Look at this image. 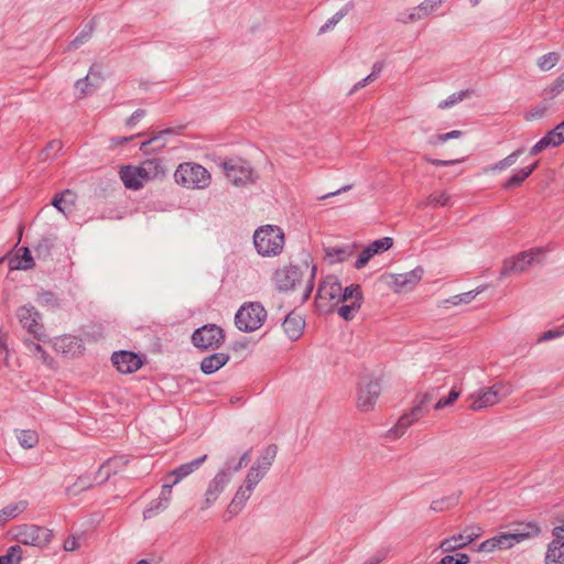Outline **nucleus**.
I'll return each mask as SVG.
<instances>
[{
  "instance_id": "obj_1",
  "label": "nucleus",
  "mask_w": 564,
  "mask_h": 564,
  "mask_svg": "<svg viewBox=\"0 0 564 564\" xmlns=\"http://www.w3.org/2000/svg\"><path fill=\"white\" fill-rule=\"evenodd\" d=\"M315 301L323 313H330L343 304L338 307V314L345 321H350L361 307L362 292L358 284L344 288L337 276L328 275L319 284Z\"/></svg>"
},
{
  "instance_id": "obj_2",
  "label": "nucleus",
  "mask_w": 564,
  "mask_h": 564,
  "mask_svg": "<svg viewBox=\"0 0 564 564\" xmlns=\"http://www.w3.org/2000/svg\"><path fill=\"white\" fill-rule=\"evenodd\" d=\"M278 453V447L273 444L264 447L260 455L254 459L248 469L242 484L238 487L235 496L227 507V512L234 517L242 511L247 501L251 498L256 487L269 473Z\"/></svg>"
},
{
  "instance_id": "obj_3",
  "label": "nucleus",
  "mask_w": 564,
  "mask_h": 564,
  "mask_svg": "<svg viewBox=\"0 0 564 564\" xmlns=\"http://www.w3.org/2000/svg\"><path fill=\"white\" fill-rule=\"evenodd\" d=\"M315 267L308 256L275 270L272 276L274 286L281 292L300 291L307 300L314 288Z\"/></svg>"
},
{
  "instance_id": "obj_4",
  "label": "nucleus",
  "mask_w": 564,
  "mask_h": 564,
  "mask_svg": "<svg viewBox=\"0 0 564 564\" xmlns=\"http://www.w3.org/2000/svg\"><path fill=\"white\" fill-rule=\"evenodd\" d=\"M540 528L534 523H518L508 532H500L497 535L484 541L478 545V551L492 553L495 551H507L522 543L524 540L536 536Z\"/></svg>"
},
{
  "instance_id": "obj_5",
  "label": "nucleus",
  "mask_w": 564,
  "mask_h": 564,
  "mask_svg": "<svg viewBox=\"0 0 564 564\" xmlns=\"http://www.w3.org/2000/svg\"><path fill=\"white\" fill-rule=\"evenodd\" d=\"M164 174V167L159 159H149L139 165H127L120 170V178L130 189H139L145 183L163 177Z\"/></svg>"
},
{
  "instance_id": "obj_6",
  "label": "nucleus",
  "mask_w": 564,
  "mask_h": 564,
  "mask_svg": "<svg viewBox=\"0 0 564 564\" xmlns=\"http://www.w3.org/2000/svg\"><path fill=\"white\" fill-rule=\"evenodd\" d=\"M126 464L123 457H112L102 464L95 473L82 475L77 480L67 487L66 491L69 496H78L79 494L91 489L97 485H101L109 479L112 474Z\"/></svg>"
},
{
  "instance_id": "obj_7",
  "label": "nucleus",
  "mask_w": 564,
  "mask_h": 564,
  "mask_svg": "<svg viewBox=\"0 0 564 564\" xmlns=\"http://www.w3.org/2000/svg\"><path fill=\"white\" fill-rule=\"evenodd\" d=\"M284 243V232L275 225L261 226L253 234L254 248L264 258H273L281 254Z\"/></svg>"
},
{
  "instance_id": "obj_8",
  "label": "nucleus",
  "mask_w": 564,
  "mask_h": 564,
  "mask_svg": "<svg viewBox=\"0 0 564 564\" xmlns=\"http://www.w3.org/2000/svg\"><path fill=\"white\" fill-rule=\"evenodd\" d=\"M513 392L508 382H496L490 387L480 388L468 397L469 409L473 411H482L500 403Z\"/></svg>"
},
{
  "instance_id": "obj_9",
  "label": "nucleus",
  "mask_w": 564,
  "mask_h": 564,
  "mask_svg": "<svg viewBox=\"0 0 564 564\" xmlns=\"http://www.w3.org/2000/svg\"><path fill=\"white\" fill-rule=\"evenodd\" d=\"M174 178L178 185L192 189H204L212 183L207 169L195 162L181 163L175 170Z\"/></svg>"
},
{
  "instance_id": "obj_10",
  "label": "nucleus",
  "mask_w": 564,
  "mask_h": 564,
  "mask_svg": "<svg viewBox=\"0 0 564 564\" xmlns=\"http://www.w3.org/2000/svg\"><path fill=\"white\" fill-rule=\"evenodd\" d=\"M267 318L264 307L256 302L243 304L235 316L236 326L242 332H254L259 329Z\"/></svg>"
},
{
  "instance_id": "obj_11",
  "label": "nucleus",
  "mask_w": 564,
  "mask_h": 564,
  "mask_svg": "<svg viewBox=\"0 0 564 564\" xmlns=\"http://www.w3.org/2000/svg\"><path fill=\"white\" fill-rule=\"evenodd\" d=\"M223 171L227 180L236 186L253 183L257 178L251 164L240 158L224 161Z\"/></svg>"
},
{
  "instance_id": "obj_12",
  "label": "nucleus",
  "mask_w": 564,
  "mask_h": 564,
  "mask_svg": "<svg viewBox=\"0 0 564 564\" xmlns=\"http://www.w3.org/2000/svg\"><path fill=\"white\" fill-rule=\"evenodd\" d=\"M424 270L421 267L404 273H388L381 276V281L394 293L412 291L422 280Z\"/></svg>"
},
{
  "instance_id": "obj_13",
  "label": "nucleus",
  "mask_w": 564,
  "mask_h": 564,
  "mask_svg": "<svg viewBox=\"0 0 564 564\" xmlns=\"http://www.w3.org/2000/svg\"><path fill=\"white\" fill-rule=\"evenodd\" d=\"M14 538L24 545L43 547L52 541V531L34 524H22L14 529Z\"/></svg>"
},
{
  "instance_id": "obj_14",
  "label": "nucleus",
  "mask_w": 564,
  "mask_h": 564,
  "mask_svg": "<svg viewBox=\"0 0 564 564\" xmlns=\"http://www.w3.org/2000/svg\"><path fill=\"white\" fill-rule=\"evenodd\" d=\"M381 394V384L377 380H364L358 384L356 408L359 412H372Z\"/></svg>"
},
{
  "instance_id": "obj_15",
  "label": "nucleus",
  "mask_w": 564,
  "mask_h": 564,
  "mask_svg": "<svg viewBox=\"0 0 564 564\" xmlns=\"http://www.w3.org/2000/svg\"><path fill=\"white\" fill-rule=\"evenodd\" d=\"M224 339V330L214 324L205 325L196 329L192 336L194 346L203 349L218 348Z\"/></svg>"
},
{
  "instance_id": "obj_16",
  "label": "nucleus",
  "mask_w": 564,
  "mask_h": 564,
  "mask_svg": "<svg viewBox=\"0 0 564 564\" xmlns=\"http://www.w3.org/2000/svg\"><path fill=\"white\" fill-rule=\"evenodd\" d=\"M545 564H564V520L552 530V540L547 544Z\"/></svg>"
},
{
  "instance_id": "obj_17",
  "label": "nucleus",
  "mask_w": 564,
  "mask_h": 564,
  "mask_svg": "<svg viewBox=\"0 0 564 564\" xmlns=\"http://www.w3.org/2000/svg\"><path fill=\"white\" fill-rule=\"evenodd\" d=\"M481 535V529L478 527H467L460 533L444 539L440 543V549L445 553H451L469 545Z\"/></svg>"
},
{
  "instance_id": "obj_18",
  "label": "nucleus",
  "mask_w": 564,
  "mask_h": 564,
  "mask_svg": "<svg viewBox=\"0 0 564 564\" xmlns=\"http://www.w3.org/2000/svg\"><path fill=\"white\" fill-rule=\"evenodd\" d=\"M18 318L23 328L34 338L41 340L43 338V325L39 322L40 314L31 305H24L18 310Z\"/></svg>"
},
{
  "instance_id": "obj_19",
  "label": "nucleus",
  "mask_w": 564,
  "mask_h": 564,
  "mask_svg": "<svg viewBox=\"0 0 564 564\" xmlns=\"http://www.w3.org/2000/svg\"><path fill=\"white\" fill-rule=\"evenodd\" d=\"M539 253L540 251L534 249L519 253L513 259L505 262L501 274L510 275L524 272L532 265Z\"/></svg>"
},
{
  "instance_id": "obj_20",
  "label": "nucleus",
  "mask_w": 564,
  "mask_h": 564,
  "mask_svg": "<svg viewBox=\"0 0 564 564\" xmlns=\"http://www.w3.org/2000/svg\"><path fill=\"white\" fill-rule=\"evenodd\" d=\"M442 2L443 0H424L417 7H414L406 12H401L398 19L400 22L405 24L417 22L436 11L441 7Z\"/></svg>"
},
{
  "instance_id": "obj_21",
  "label": "nucleus",
  "mask_w": 564,
  "mask_h": 564,
  "mask_svg": "<svg viewBox=\"0 0 564 564\" xmlns=\"http://www.w3.org/2000/svg\"><path fill=\"white\" fill-rule=\"evenodd\" d=\"M111 361L117 370L124 375L135 372L143 365L141 356L126 350L113 352Z\"/></svg>"
},
{
  "instance_id": "obj_22",
  "label": "nucleus",
  "mask_w": 564,
  "mask_h": 564,
  "mask_svg": "<svg viewBox=\"0 0 564 564\" xmlns=\"http://www.w3.org/2000/svg\"><path fill=\"white\" fill-rule=\"evenodd\" d=\"M229 481L230 477L225 470H220L215 475L205 492V499L200 507L202 510L208 509L218 499Z\"/></svg>"
},
{
  "instance_id": "obj_23",
  "label": "nucleus",
  "mask_w": 564,
  "mask_h": 564,
  "mask_svg": "<svg viewBox=\"0 0 564 564\" xmlns=\"http://www.w3.org/2000/svg\"><path fill=\"white\" fill-rule=\"evenodd\" d=\"M564 143V121L557 124L546 135H544L539 142H536L531 149L530 154L536 155L550 147H557Z\"/></svg>"
},
{
  "instance_id": "obj_24",
  "label": "nucleus",
  "mask_w": 564,
  "mask_h": 564,
  "mask_svg": "<svg viewBox=\"0 0 564 564\" xmlns=\"http://www.w3.org/2000/svg\"><path fill=\"white\" fill-rule=\"evenodd\" d=\"M305 321L303 316L295 311L289 313L282 324L284 333L292 340H296L302 336Z\"/></svg>"
},
{
  "instance_id": "obj_25",
  "label": "nucleus",
  "mask_w": 564,
  "mask_h": 564,
  "mask_svg": "<svg viewBox=\"0 0 564 564\" xmlns=\"http://www.w3.org/2000/svg\"><path fill=\"white\" fill-rule=\"evenodd\" d=\"M356 246L351 243L341 246H329L324 249L325 258L329 263L347 261L355 253Z\"/></svg>"
},
{
  "instance_id": "obj_26",
  "label": "nucleus",
  "mask_w": 564,
  "mask_h": 564,
  "mask_svg": "<svg viewBox=\"0 0 564 564\" xmlns=\"http://www.w3.org/2000/svg\"><path fill=\"white\" fill-rule=\"evenodd\" d=\"M34 265V259L26 247L19 248L14 257L9 260L10 270H30Z\"/></svg>"
},
{
  "instance_id": "obj_27",
  "label": "nucleus",
  "mask_w": 564,
  "mask_h": 564,
  "mask_svg": "<svg viewBox=\"0 0 564 564\" xmlns=\"http://www.w3.org/2000/svg\"><path fill=\"white\" fill-rule=\"evenodd\" d=\"M174 133H175L174 129L162 130V131L155 133L148 141L142 142L140 150L143 153H151V152L161 150L165 147L167 137H170Z\"/></svg>"
},
{
  "instance_id": "obj_28",
  "label": "nucleus",
  "mask_w": 564,
  "mask_h": 564,
  "mask_svg": "<svg viewBox=\"0 0 564 564\" xmlns=\"http://www.w3.org/2000/svg\"><path fill=\"white\" fill-rule=\"evenodd\" d=\"M29 507L28 500H19L15 502H11L0 509V527L4 525L7 522L18 518L21 513H23Z\"/></svg>"
},
{
  "instance_id": "obj_29",
  "label": "nucleus",
  "mask_w": 564,
  "mask_h": 564,
  "mask_svg": "<svg viewBox=\"0 0 564 564\" xmlns=\"http://www.w3.org/2000/svg\"><path fill=\"white\" fill-rule=\"evenodd\" d=\"M206 458L207 455H203L202 457L196 458L189 463L183 464L176 469L172 470L169 476L174 477L173 484H178L183 478L187 477L193 471L198 469L202 466V464L206 460Z\"/></svg>"
},
{
  "instance_id": "obj_30",
  "label": "nucleus",
  "mask_w": 564,
  "mask_h": 564,
  "mask_svg": "<svg viewBox=\"0 0 564 564\" xmlns=\"http://www.w3.org/2000/svg\"><path fill=\"white\" fill-rule=\"evenodd\" d=\"M228 360L229 357L226 354H214L203 359L200 369L204 373L212 375L225 366Z\"/></svg>"
},
{
  "instance_id": "obj_31",
  "label": "nucleus",
  "mask_w": 564,
  "mask_h": 564,
  "mask_svg": "<svg viewBox=\"0 0 564 564\" xmlns=\"http://www.w3.org/2000/svg\"><path fill=\"white\" fill-rule=\"evenodd\" d=\"M76 194L67 189L53 198L52 205L63 214L70 212V208L75 205Z\"/></svg>"
},
{
  "instance_id": "obj_32",
  "label": "nucleus",
  "mask_w": 564,
  "mask_h": 564,
  "mask_svg": "<svg viewBox=\"0 0 564 564\" xmlns=\"http://www.w3.org/2000/svg\"><path fill=\"white\" fill-rule=\"evenodd\" d=\"M431 400L432 395L430 393H424L417 397L416 403L409 412H406V414H409L412 420L417 422L427 412V404L431 402Z\"/></svg>"
},
{
  "instance_id": "obj_33",
  "label": "nucleus",
  "mask_w": 564,
  "mask_h": 564,
  "mask_svg": "<svg viewBox=\"0 0 564 564\" xmlns=\"http://www.w3.org/2000/svg\"><path fill=\"white\" fill-rule=\"evenodd\" d=\"M14 434L20 446L24 449H31L39 443V435L33 430H15Z\"/></svg>"
},
{
  "instance_id": "obj_34",
  "label": "nucleus",
  "mask_w": 564,
  "mask_h": 564,
  "mask_svg": "<svg viewBox=\"0 0 564 564\" xmlns=\"http://www.w3.org/2000/svg\"><path fill=\"white\" fill-rule=\"evenodd\" d=\"M449 202V195L446 192H435L427 196L426 200L424 203H420V207H426L432 206L434 208L436 207H443L446 206Z\"/></svg>"
},
{
  "instance_id": "obj_35",
  "label": "nucleus",
  "mask_w": 564,
  "mask_h": 564,
  "mask_svg": "<svg viewBox=\"0 0 564 564\" xmlns=\"http://www.w3.org/2000/svg\"><path fill=\"white\" fill-rule=\"evenodd\" d=\"M22 550L19 545H12L4 555L0 556V564H20Z\"/></svg>"
},
{
  "instance_id": "obj_36",
  "label": "nucleus",
  "mask_w": 564,
  "mask_h": 564,
  "mask_svg": "<svg viewBox=\"0 0 564 564\" xmlns=\"http://www.w3.org/2000/svg\"><path fill=\"white\" fill-rule=\"evenodd\" d=\"M98 83V77L91 78V73H89L84 79H79L75 84L76 94L79 97H83L90 93L89 86H96Z\"/></svg>"
},
{
  "instance_id": "obj_37",
  "label": "nucleus",
  "mask_w": 564,
  "mask_h": 564,
  "mask_svg": "<svg viewBox=\"0 0 564 564\" xmlns=\"http://www.w3.org/2000/svg\"><path fill=\"white\" fill-rule=\"evenodd\" d=\"M532 174V169H521L512 174V176L506 182V188H513L520 186L525 178Z\"/></svg>"
},
{
  "instance_id": "obj_38",
  "label": "nucleus",
  "mask_w": 564,
  "mask_h": 564,
  "mask_svg": "<svg viewBox=\"0 0 564 564\" xmlns=\"http://www.w3.org/2000/svg\"><path fill=\"white\" fill-rule=\"evenodd\" d=\"M560 58L558 53L550 52L538 59V66L541 70H550L560 62Z\"/></svg>"
},
{
  "instance_id": "obj_39",
  "label": "nucleus",
  "mask_w": 564,
  "mask_h": 564,
  "mask_svg": "<svg viewBox=\"0 0 564 564\" xmlns=\"http://www.w3.org/2000/svg\"><path fill=\"white\" fill-rule=\"evenodd\" d=\"M167 507L169 505H166L164 500L156 498L152 500L148 508L144 510L143 517L144 519L153 518L164 511Z\"/></svg>"
},
{
  "instance_id": "obj_40",
  "label": "nucleus",
  "mask_w": 564,
  "mask_h": 564,
  "mask_svg": "<svg viewBox=\"0 0 564 564\" xmlns=\"http://www.w3.org/2000/svg\"><path fill=\"white\" fill-rule=\"evenodd\" d=\"M462 131L459 130H453V131H449L447 133H440V134H434L432 135L430 139H429V143L431 145H438V144H442V143H445L447 142L448 140H452V139H458L460 138L462 135Z\"/></svg>"
},
{
  "instance_id": "obj_41",
  "label": "nucleus",
  "mask_w": 564,
  "mask_h": 564,
  "mask_svg": "<svg viewBox=\"0 0 564 564\" xmlns=\"http://www.w3.org/2000/svg\"><path fill=\"white\" fill-rule=\"evenodd\" d=\"M381 70H382V64L376 63L372 67V73L368 74L367 77H365L362 80L358 82L351 89L350 94L366 87L369 83L373 82L378 77V75L380 74Z\"/></svg>"
},
{
  "instance_id": "obj_42",
  "label": "nucleus",
  "mask_w": 564,
  "mask_h": 564,
  "mask_svg": "<svg viewBox=\"0 0 564 564\" xmlns=\"http://www.w3.org/2000/svg\"><path fill=\"white\" fill-rule=\"evenodd\" d=\"M457 502L456 498L453 497H445L442 499H437L432 501L431 509L435 512H443L451 508H453Z\"/></svg>"
},
{
  "instance_id": "obj_43",
  "label": "nucleus",
  "mask_w": 564,
  "mask_h": 564,
  "mask_svg": "<svg viewBox=\"0 0 564 564\" xmlns=\"http://www.w3.org/2000/svg\"><path fill=\"white\" fill-rule=\"evenodd\" d=\"M416 421L412 420L409 414L404 413L391 431L397 437L403 435L405 431L412 426Z\"/></svg>"
},
{
  "instance_id": "obj_44",
  "label": "nucleus",
  "mask_w": 564,
  "mask_h": 564,
  "mask_svg": "<svg viewBox=\"0 0 564 564\" xmlns=\"http://www.w3.org/2000/svg\"><path fill=\"white\" fill-rule=\"evenodd\" d=\"M416 421L412 420L409 414L404 413L391 431L397 437L403 435L405 431L412 426Z\"/></svg>"
},
{
  "instance_id": "obj_45",
  "label": "nucleus",
  "mask_w": 564,
  "mask_h": 564,
  "mask_svg": "<svg viewBox=\"0 0 564 564\" xmlns=\"http://www.w3.org/2000/svg\"><path fill=\"white\" fill-rule=\"evenodd\" d=\"M63 148V143L59 140H52L47 143L45 149L41 152V160L46 161L57 154Z\"/></svg>"
},
{
  "instance_id": "obj_46",
  "label": "nucleus",
  "mask_w": 564,
  "mask_h": 564,
  "mask_svg": "<svg viewBox=\"0 0 564 564\" xmlns=\"http://www.w3.org/2000/svg\"><path fill=\"white\" fill-rule=\"evenodd\" d=\"M369 245L371 246V248L373 249L376 254H380V253L386 252L392 248L393 239L391 237H384V238L375 240Z\"/></svg>"
},
{
  "instance_id": "obj_47",
  "label": "nucleus",
  "mask_w": 564,
  "mask_h": 564,
  "mask_svg": "<svg viewBox=\"0 0 564 564\" xmlns=\"http://www.w3.org/2000/svg\"><path fill=\"white\" fill-rule=\"evenodd\" d=\"M376 256V252L371 248L370 245H368L358 256V259L356 260L355 268L361 269L367 265V263L370 261L371 258Z\"/></svg>"
},
{
  "instance_id": "obj_48",
  "label": "nucleus",
  "mask_w": 564,
  "mask_h": 564,
  "mask_svg": "<svg viewBox=\"0 0 564 564\" xmlns=\"http://www.w3.org/2000/svg\"><path fill=\"white\" fill-rule=\"evenodd\" d=\"M470 557L465 553H458L456 555H445L438 564H468Z\"/></svg>"
},
{
  "instance_id": "obj_49",
  "label": "nucleus",
  "mask_w": 564,
  "mask_h": 564,
  "mask_svg": "<svg viewBox=\"0 0 564 564\" xmlns=\"http://www.w3.org/2000/svg\"><path fill=\"white\" fill-rule=\"evenodd\" d=\"M460 395V392L456 389H452L446 398L440 399L434 405L435 410H441L447 405L453 404Z\"/></svg>"
},
{
  "instance_id": "obj_50",
  "label": "nucleus",
  "mask_w": 564,
  "mask_h": 564,
  "mask_svg": "<svg viewBox=\"0 0 564 564\" xmlns=\"http://www.w3.org/2000/svg\"><path fill=\"white\" fill-rule=\"evenodd\" d=\"M73 345L80 347L78 339L74 336H64L63 338L57 339L55 346L63 349V351H70Z\"/></svg>"
},
{
  "instance_id": "obj_51",
  "label": "nucleus",
  "mask_w": 564,
  "mask_h": 564,
  "mask_svg": "<svg viewBox=\"0 0 564 564\" xmlns=\"http://www.w3.org/2000/svg\"><path fill=\"white\" fill-rule=\"evenodd\" d=\"M465 97H466V93H464V91L454 94V95L449 96L446 100L442 101L440 104V108H449V107L456 105L457 102L462 101Z\"/></svg>"
},
{
  "instance_id": "obj_52",
  "label": "nucleus",
  "mask_w": 564,
  "mask_h": 564,
  "mask_svg": "<svg viewBox=\"0 0 564 564\" xmlns=\"http://www.w3.org/2000/svg\"><path fill=\"white\" fill-rule=\"evenodd\" d=\"M507 169H508V166L506 165V163L502 159V160L496 162L495 164L484 167V173L485 174H497V173H501L502 171H505Z\"/></svg>"
},
{
  "instance_id": "obj_53",
  "label": "nucleus",
  "mask_w": 564,
  "mask_h": 564,
  "mask_svg": "<svg viewBox=\"0 0 564 564\" xmlns=\"http://www.w3.org/2000/svg\"><path fill=\"white\" fill-rule=\"evenodd\" d=\"M24 344L26 345L30 352L33 355H40V357L45 361L46 360V354L42 349L41 345L37 343H34L32 340H25Z\"/></svg>"
},
{
  "instance_id": "obj_54",
  "label": "nucleus",
  "mask_w": 564,
  "mask_h": 564,
  "mask_svg": "<svg viewBox=\"0 0 564 564\" xmlns=\"http://www.w3.org/2000/svg\"><path fill=\"white\" fill-rule=\"evenodd\" d=\"M173 486H174L173 482L172 484H165L161 488V492H160L159 498L161 500H164L166 505H170L171 497H172V487Z\"/></svg>"
},
{
  "instance_id": "obj_55",
  "label": "nucleus",
  "mask_w": 564,
  "mask_h": 564,
  "mask_svg": "<svg viewBox=\"0 0 564 564\" xmlns=\"http://www.w3.org/2000/svg\"><path fill=\"white\" fill-rule=\"evenodd\" d=\"M424 160L433 165H436V166H448V165H454L456 163L462 162V160H438V159H432V158H427V156H425Z\"/></svg>"
},
{
  "instance_id": "obj_56",
  "label": "nucleus",
  "mask_w": 564,
  "mask_h": 564,
  "mask_svg": "<svg viewBox=\"0 0 564 564\" xmlns=\"http://www.w3.org/2000/svg\"><path fill=\"white\" fill-rule=\"evenodd\" d=\"M522 153L523 151L521 149H518L510 153L509 155H507L506 158H503V161L508 169L517 163L518 159L520 158V155H522Z\"/></svg>"
},
{
  "instance_id": "obj_57",
  "label": "nucleus",
  "mask_w": 564,
  "mask_h": 564,
  "mask_svg": "<svg viewBox=\"0 0 564 564\" xmlns=\"http://www.w3.org/2000/svg\"><path fill=\"white\" fill-rule=\"evenodd\" d=\"M79 547V543L76 538L72 536L65 540L63 549L67 552L76 551Z\"/></svg>"
},
{
  "instance_id": "obj_58",
  "label": "nucleus",
  "mask_w": 564,
  "mask_h": 564,
  "mask_svg": "<svg viewBox=\"0 0 564 564\" xmlns=\"http://www.w3.org/2000/svg\"><path fill=\"white\" fill-rule=\"evenodd\" d=\"M564 334V332H558V330H547L545 333L542 334V336L540 337V341H545V340H550V339H553V338H556V337H560Z\"/></svg>"
},
{
  "instance_id": "obj_59",
  "label": "nucleus",
  "mask_w": 564,
  "mask_h": 564,
  "mask_svg": "<svg viewBox=\"0 0 564 564\" xmlns=\"http://www.w3.org/2000/svg\"><path fill=\"white\" fill-rule=\"evenodd\" d=\"M341 19V15L336 14L332 19H329L322 28L321 32H326L329 29H332L334 25L338 23V21Z\"/></svg>"
},
{
  "instance_id": "obj_60",
  "label": "nucleus",
  "mask_w": 564,
  "mask_h": 564,
  "mask_svg": "<svg viewBox=\"0 0 564 564\" xmlns=\"http://www.w3.org/2000/svg\"><path fill=\"white\" fill-rule=\"evenodd\" d=\"M248 460H249V452H246L239 458L237 465L232 467V470L234 471L240 470L242 467H245L247 465Z\"/></svg>"
},
{
  "instance_id": "obj_61",
  "label": "nucleus",
  "mask_w": 564,
  "mask_h": 564,
  "mask_svg": "<svg viewBox=\"0 0 564 564\" xmlns=\"http://www.w3.org/2000/svg\"><path fill=\"white\" fill-rule=\"evenodd\" d=\"M564 89V72L557 77L554 83L553 91L560 93Z\"/></svg>"
},
{
  "instance_id": "obj_62",
  "label": "nucleus",
  "mask_w": 564,
  "mask_h": 564,
  "mask_svg": "<svg viewBox=\"0 0 564 564\" xmlns=\"http://www.w3.org/2000/svg\"><path fill=\"white\" fill-rule=\"evenodd\" d=\"M134 137H119V138H112L111 139V147L116 148L118 145H122L126 142L132 140Z\"/></svg>"
},
{
  "instance_id": "obj_63",
  "label": "nucleus",
  "mask_w": 564,
  "mask_h": 564,
  "mask_svg": "<svg viewBox=\"0 0 564 564\" xmlns=\"http://www.w3.org/2000/svg\"><path fill=\"white\" fill-rule=\"evenodd\" d=\"M349 188H350V186H345V187H343V188H340V189H338V191H336V192H332V193H328V194H326V195L322 196V199H326V198H328V197L335 196V195H337V194H339V193H341V192H345V191H347V189H349Z\"/></svg>"
},
{
  "instance_id": "obj_64",
  "label": "nucleus",
  "mask_w": 564,
  "mask_h": 564,
  "mask_svg": "<svg viewBox=\"0 0 564 564\" xmlns=\"http://www.w3.org/2000/svg\"><path fill=\"white\" fill-rule=\"evenodd\" d=\"M144 116H145V111L139 109L132 113V119H135V121H138L139 119L143 118Z\"/></svg>"
}]
</instances>
